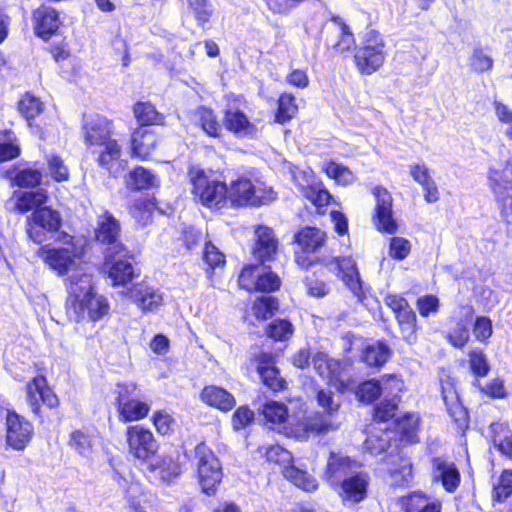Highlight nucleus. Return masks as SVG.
I'll use <instances>...</instances> for the list:
<instances>
[{
	"label": "nucleus",
	"mask_w": 512,
	"mask_h": 512,
	"mask_svg": "<svg viewBox=\"0 0 512 512\" xmlns=\"http://www.w3.org/2000/svg\"><path fill=\"white\" fill-rule=\"evenodd\" d=\"M68 296L65 301L66 314L75 322L96 323L110 314L108 299L96 292L90 276L73 275L66 279Z\"/></svg>",
	"instance_id": "1"
},
{
	"label": "nucleus",
	"mask_w": 512,
	"mask_h": 512,
	"mask_svg": "<svg viewBox=\"0 0 512 512\" xmlns=\"http://www.w3.org/2000/svg\"><path fill=\"white\" fill-rule=\"evenodd\" d=\"M187 175L194 199L209 209H219L228 197V185L220 180L214 170L190 165Z\"/></svg>",
	"instance_id": "2"
},
{
	"label": "nucleus",
	"mask_w": 512,
	"mask_h": 512,
	"mask_svg": "<svg viewBox=\"0 0 512 512\" xmlns=\"http://www.w3.org/2000/svg\"><path fill=\"white\" fill-rule=\"evenodd\" d=\"M259 415L262 416L264 425L289 437L308 438L312 434L320 433V422L310 418L298 421L294 429L287 428L285 424L289 419V408L281 401L269 400L265 402L259 409Z\"/></svg>",
	"instance_id": "3"
},
{
	"label": "nucleus",
	"mask_w": 512,
	"mask_h": 512,
	"mask_svg": "<svg viewBox=\"0 0 512 512\" xmlns=\"http://www.w3.org/2000/svg\"><path fill=\"white\" fill-rule=\"evenodd\" d=\"M386 42L383 35L375 29L368 31L358 47H355L353 61L361 75L377 72L386 60Z\"/></svg>",
	"instance_id": "4"
},
{
	"label": "nucleus",
	"mask_w": 512,
	"mask_h": 512,
	"mask_svg": "<svg viewBox=\"0 0 512 512\" xmlns=\"http://www.w3.org/2000/svg\"><path fill=\"white\" fill-rule=\"evenodd\" d=\"M24 392L31 413L40 422L45 421V410L56 412L60 407V398L42 373L33 376L26 382Z\"/></svg>",
	"instance_id": "5"
},
{
	"label": "nucleus",
	"mask_w": 512,
	"mask_h": 512,
	"mask_svg": "<svg viewBox=\"0 0 512 512\" xmlns=\"http://www.w3.org/2000/svg\"><path fill=\"white\" fill-rule=\"evenodd\" d=\"M277 362L276 354L260 350L249 355L245 362V369L248 372H255L261 384L269 391L277 394L288 388V383L281 375Z\"/></svg>",
	"instance_id": "6"
},
{
	"label": "nucleus",
	"mask_w": 512,
	"mask_h": 512,
	"mask_svg": "<svg viewBox=\"0 0 512 512\" xmlns=\"http://www.w3.org/2000/svg\"><path fill=\"white\" fill-rule=\"evenodd\" d=\"M114 406L121 423L144 420L150 413V405L139 398L138 386L132 382H118L115 389Z\"/></svg>",
	"instance_id": "7"
},
{
	"label": "nucleus",
	"mask_w": 512,
	"mask_h": 512,
	"mask_svg": "<svg viewBox=\"0 0 512 512\" xmlns=\"http://www.w3.org/2000/svg\"><path fill=\"white\" fill-rule=\"evenodd\" d=\"M196 459V476L201 490L207 496L215 495L223 478L220 460L205 441L194 448Z\"/></svg>",
	"instance_id": "8"
},
{
	"label": "nucleus",
	"mask_w": 512,
	"mask_h": 512,
	"mask_svg": "<svg viewBox=\"0 0 512 512\" xmlns=\"http://www.w3.org/2000/svg\"><path fill=\"white\" fill-rule=\"evenodd\" d=\"M277 193L272 188L257 189L247 176H239L230 182L227 200L234 208L260 207L274 201Z\"/></svg>",
	"instance_id": "9"
},
{
	"label": "nucleus",
	"mask_w": 512,
	"mask_h": 512,
	"mask_svg": "<svg viewBox=\"0 0 512 512\" xmlns=\"http://www.w3.org/2000/svg\"><path fill=\"white\" fill-rule=\"evenodd\" d=\"M294 261L303 271L320 263V230L315 226H302L293 235Z\"/></svg>",
	"instance_id": "10"
},
{
	"label": "nucleus",
	"mask_w": 512,
	"mask_h": 512,
	"mask_svg": "<svg viewBox=\"0 0 512 512\" xmlns=\"http://www.w3.org/2000/svg\"><path fill=\"white\" fill-rule=\"evenodd\" d=\"M63 226L61 212L50 205H43L26 218V234L30 240L40 245L49 234H57Z\"/></svg>",
	"instance_id": "11"
},
{
	"label": "nucleus",
	"mask_w": 512,
	"mask_h": 512,
	"mask_svg": "<svg viewBox=\"0 0 512 512\" xmlns=\"http://www.w3.org/2000/svg\"><path fill=\"white\" fill-rule=\"evenodd\" d=\"M258 264H245L238 275V287L250 294H270L280 290L282 280L270 266L260 271Z\"/></svg>",
	"instance_id": "12"
},
{
	"label": "nucleus",
	"mask_w": 512,
	"mask_h": 512,
	"mask_svg": "<svg viewBox=\"0 0 512 512\" xmlns=\"http://www.w3.org/2000/svg\"><path fill=\"white\" fill-rule=\"evenodd\" d=\"M125 441L130 456L142 462L153 458L159 443L153 432L141 424L129 425L125 430Z\"/></svg>",
	"instance_id": "13"
},
{
	"label": "nucleus",
	"mask_w": 512,
	"mask_h": 512,
	"mask_svg": "<svg viewBox=\"0 0 512 512\" xmlns=\"http://www.w3.org/2000/svg\"><path fill=\"white\" fill-rule=\"evenodd\" d=\"M121 232L120 221L110 211L105 210L97 218L93 239L104 247V253H124L127 246L121 241Z\"/></svg>",
	"instance_id": "14"
},
{
	"label": "nucleus",
	"mask_w": 512,
	"mask_h": 512,
	"mask_svg": "<svg viewBox=\"0 0 512 512\" xmlns=\"http://www.w3.org/2000/svg\"><path fill=\"white\" fill-rule=\"evenodd\" d=\"M6 446L15 451H23L34 437L31 421L14 409H7L4 420Z\"/></svg>",
	"instance_id": "15"
},
{
	"label": "nucleus",
	"mask_w": 512,
	"mask_h": 512,
	"mask_svg": "<svg viewBox=\"0 0 512 512\" xmlns=\"http://www.w3.org/2000/svg\"><path fill=\"white\" fill-rule=\"evenodd\" d=\"M376 204L371 219L375 229L382 234L394 235L398 231V223L393 213V197L382 185L372 189Z\"/></svg>",
	"instance_id": "16"
},
{
	"label": "nucleus",
	"mask_w": 512,
	"mask_h": 512,
	"mask_svg": "<svg viewBox=\"0 0 512 512\" xmlns=\"http://www.w3.org/2000/svg\"><path fill=\"white\" fill-rule=\"evenodd\" d=\"M322 38L328 49L339 53L349 52L355 45L354 34L339 16H331L322 23Z\"/></svg>",
	"instance_id": "17"
},
{
	"label": "nucleus",
	"mask_w": 512,
	"mask_h": 512,
	"mask_svg": "<svg viewBox=\"0 0 512 512\" xmlns=\"http://www.w3.org/2000/svg\"><path fill=\"white\" fill-rule=\"evenodd\" d=\"M133 260L134 255L127 247L124 253L115 251L104 253L103 265L107 268V275L111 279L112 286H125L138 276L132 264Z\"/></svg>",
	"instance_id": "18"
},
{
	"label": "nucleus",
	"mask_w": 512,
	"mask_h": 512,
	"mask_svg": "<svg viewBox=\"0 0 512 512\" xmlns=\"http://www.w3.org/2000/svg\"><path fill=\"white\" fill-rule=\"evenodd\" d=\"M384 304L392 311L404 338H409L418 331L417 316L409 301L401 294L389 293L384 297Z\"/></svg>",
	"instance_id": "19"
},
{
	"label": "nucleus",
	"mask_w": 512,
	"mask_h": 512,
	"mask_svg": "<svg viewBox=\"0 0 512 512\" xmlns=\"http://www.w3.org/2000/svg\"><path fill=\"white\" fill-rule=\"evenodd\" d=\"M441 395L445 403L447 413L457 428L464 430L469 426V413L466 407L460 401L457 391L456 380L446 375L440 379Z\"/></svg>",
	"instance_id": "20"
},
{
	"label": "nucleus",
	"mask_w": 512,
	"mask_h": 512,
	"mask_svg": "<svg viewBox=\"0 0 512 512\" xmlns=\"http://www.w3.org/2000/svg\"><path fill=\"white\" fill-rule=\"evenodd\" d=\"M95 154L97 166L104 171L109 178H117L127 166V161L122 158L123 148L121 143L114 139L104 145L91 150Z\"/></svg>",
	"instance_id": "21"
},
{
	"label": "nucleus",
	"mask_w": 512,
	"mask_h": 512,
	"mask_svg": "<svg viewBox=\"0 0 512 512\" xmlns=\"http://www.w3.org/2000/svg\"><path fill=\"white\" fill-rule=\"evenodd\" d=\"M83 141L90 150L104 145L115 138L114 122L103 115H95L82 124Z\"/></svg>",
	"instance_id": "22"
},
{
	"label": "nucleus",
	"mask_w": 512,
	"mask_h": 512,
	"mask_svg": "<svg viewBox=\"0 0 512 512\" xmlns=\"http://www.w3.org/2000/svg\"><path fill=\"white\" fill-rule=\"evenodd\" d=\"M160 142L161 136L155 130L147 127H136L130 134V156L141 161H148L152 159Z\"/></svg>",
	"instance_id": "23"
},
{
	"label": "nucleus",
	"mask_w": 512,
	"mask_h": 512,
	"mask_svg": "<svg viewBox=\"0 0 512 512\" xmlns=\"http://www.w3.org/2000/svg\"><path fill=\"white\" fill-rule=\"evenodd\" d=\"M31 20L35 36L45 42L56 35L62 25L59 11L45 4L32 10Z\"/></svg>",
	"instance_id": "24"
},
{
	"label": "nucleus",
	"mask_w": 512,
	"mask_h": 512,
	"mask_svg": "<svg viewBox=\"0 0 512 512\" xmlns=\"http://www.w3.org/2000/svg\"><path fill=\"white\" fill-rule=\"evenodd\" d=\"M369 484L370 477L368 473L356 471L344 479L333 491L336 492L343 503L358 504L366 499Z\"/></svg>",
	"instance_id": "25"
},
{
	"label": "nucleus",
	"mask_w": 512,
	"mask_h": 512,
	"mask_svg": "<svg viewBox=\"0 0 512 512\" xmlns=\"http://www.w3.org/2000/svg\"><path fill=\"white\" fill-rule=\"evenodd\" d=\"M184 462L178 451L166 452L147 465V470L155 474L160 481L171 484L183 472Z\"/></svg>",
	"instance_id": "26"
},
{
	"label": "nucleus",
	"mask_w": 512,
	"mask_h": 512,
	"mask_svg": "<svg viewBox=\"0 0 512 512\" xmlns=\"http://www.w3.org/2000/svg\"><path fill=\"white\" fill-rule=\"evenodd\" d=\"M360 466V463L349 456L331 452L324 471L325 480L333 490L344 479L356 472Z\"/></svg>",
	"instance_id": "27"
},
{
	"label": "nucleus",
	"mask_w": 512,
	"mask_h": 512,
	"mask_svg": "<svg viewBox=\"0 0 512 512\" xmlns=\"http://www.w3.org/2000/svg\"><path fill=\"white\" fill-rule=\"evenodd\" d=\"M278 253V239L273 230L267 226H258L255 230V239L251 254L258 265H265L276 259Z\"/></svg>",
	"instance_id": "28"
},
{
	"label": "nucleus",
	"mask_w": 512,
	"mask_h": 512,
	"mask_svg": "<svg viewBox=\"0 0 512 512\" xmlns=\"http://www.w3.org/2000/svg\"><path fill=\"white\" fill-rule=\"evenodd\" d=\"M37 256L58 276H65L75 264V255L73 251L63 247H51L42 245L37 251Z\"/></svg>",
	"instance_id": "29"
},
{
	"label": "nucleus",
	"mask_w": 512,
	"mask_h": 512,
	"mask_svg": "<svg viewBox=\"0 0 512 512\" xmlns=\"http://www.w3.org/2000/svg\"><path fill=\"white\" fill-rule=\"evenodd\" d=\"M17 109L21 116L27 121L28 126L41 138H44L47 132L48 123L43 119L40 122L36 121V118L44 111L43 102L31 92H26L18 101Z\"/></svg>",
	"instance_id": "30"
},
{
	"label": "nucleus",
	"mask_w": 512,
	"mask_h": 512,
	"mask_svg": "<svg viewBox=\"0 0 512 512\" xmlns=\"http://www.w3.org/2000/svg\"><path fill=\"white\" fill-rule=\"evenodd\" d=\"M223 126L228 132L240 139H254L259 134V129L255 123L239 108L226 109L224 111Z\"/></svg>",
	"instance_id": "31"
},
{
	"label": "nucleus",
	"mask_w": 512,
	"mask_h": 512,
	"mask_svg": "<svg viewBox=\"0 0 512 512\" xmlns=\"http://www.w3.org/2000/svg\"><path fill=\"white\" fill-rule=\"evenodd\" d=\"M421 417L415 412H405L393 421L396 440L401 445H414L420 442Z\"/></svg>",
	"instance_id": "32"
},
{
	"label": "nucleus",
	"mask_w": 512,
	"mask_h": 512,
	"mask_svg": "<svg viewBox=\"0 0 512 512\" xmlns=\"http://www.w3.org/2000/svg\"><path fill=\"white\" fill-rule=\"evenodd\" d=\"M333 266V271L356 296L363 293L361 280L355 263L348 257H334L325 263Z\"/></svg>",
	"instance_id": "33"
},
{
	"label": "nucleus",
	"mask_w": 512,
	"mask_h": 512,
	"mask_svg": "<svg viewBox=\"0 0 512 512\" xmlns=\"http://www.w3.org/2000/svg\"><path fill=\"white\" fill-rule=\"evenodd\" d=\"M333 266V271L356 296L363 293L361 280L355 263L348 257H334L325 263Z\"/></svg>",
	"instance_id": "34"
},
{
	"label": "nucleus",
	"mask_w": 512,
	"mask_h": 512,
	"mask_svg": "<svg viewBox=\"0 0 512 512\" xmlns=\"http://www.w3.org/2000/svg\"><path fill=\"white\" fill-rule=\"evenodd\" d=\"M200 401L220 412H230L236 406L235 396L227 389L217 385H206L199 394Z\"/></svg>",
	"instance_id": "35"
},
{
	"label": "nucleus",
	"mask_w": 512,
	"mask_h": 512,
	"mask_svg": "<svg viewBox=\"0 0 512 512\" xmlns=\"http://www.w3.org/2000/svg\"><path fill=\"white\" fill-rule=\"evenodd\" d=\"M13 210L21 215L34 213L49 201V193L46 189L14 191L12 194Z\"/></svg>",
	"instance_id": "36"
},
{
	"label": "nucleus",
	"mask_w": 512,
	"mask_h": 512,
	"mask_svg": "<svg viewBox=\"0 0 512 512\" xmlns=\"http://www.w3.org/2000/svg\"><path fill=\"white\" fill-rule=\"evenodd\" d=\"M397 504L402 512H442V503L420 490L400 496Z\"/></svg>",
	"instance_id": "37"
},
{
	"label": "nucleus",
	"mask_w": 512,
	"mask_h": 512,
	"mask_svg": "<svg viewBox=\"0 0 512 512\" xmlns=\"http://www.w3.org/2000/svg\"><path fill=\"white\" fill-rule=\"evenodd\" d=\"M393 351L384 340L365 344L359 352V362L370 369H381L392 357Z\"/></svg>",
	"instance_id": "38"
},
{
	"label": "nucleus",
	"mask_w": 512,
	"mask_h": 512,
	"mask_svg": "<svg viewBox=\"0 0 512 512\" xmlns=\"http://www.w3.org/2000/svg\"><path fill=\"white\" fill-rule=\"evenodd\" d=\"M327 370V384L339 393L348 391L354 383L353 377L349 372V364L343 360L327 359L325 360Z\"/></svg>",
	"instance_id": "39"
},
{
	"label": "nucleus",
	"mask_w": 512,
	"mask_h": 512,
	"mask_svg": "<svg viewBox=\"0 0 512 512\" xmlns=\"http://www.w3.org/2000/svg\"><path fill=\"white\" fill-rule=\"evenodd\" d=\"M129 293L132 301L143 313L155 311L163 304V296L159 290L143 283L133 286Z\"/></svg>",
	"instance_id": "40"
},
{
	"label": "nucleus",
	"mask_w": 512,
	"mask_h": 512,
	"mask_svg": "<svg viewBox=\"0 0 512 512\" xmlns=\"http://www.w3.org/2000/svg\"><path fill=\"white\" fill-rule=\"evenodd\" d=\"M5 177L11 181L13 186L35 190L42 183L43 174L41 170L36 168L19 169L16 165H13L5 172Z\"/></svg>",
	"instance_id": "41"
},
{
	"label": "nucleus",
	"mask_w": 512,
	"mask_h": 512,
	"mask_svg": "<svg viewBox=\"0 0 512 512\" xmlns=\"http://www.w3.org/2000/svg\"><path fill=\"white\" fill-rule=\"evenodd\" d=\"M133 116L138 124L137 127L164 126L165 115L158 111L150 101H136L132 105Z\"/></svg>",
	"instance_id": "42"
},
{
	"label": "nucleus",
	"mask_w": 512,
	"mask_h": 512,
	"mask_svg": "<svg viewBox=\"0 0 512 512\" xmlns=\"http://www.w3.org/2000/svg\"><path fill=\"white\" fill-rule=\"evenodd\" d=\"M125 187L131 192L146 191L157 187V178L152 171L146 167L134 166L124 178Z\"/></svg>",
	"instance_id": "43"
},
{
	"label": "nucleus",
	"mask_w": 512,
	"mask_h": 512,
	"mask_svg": "<svg viewBox=\"0 0 512 512\" xmlns=\"http://www.w3.org/2000/svg\"><path fill=\"white\" fill-rule=\"evenodd\" d=\"M195 115L197 117V126L206 136L214 139L222 137L223 122L221 123L218 115L211 107L201 105L197 107Z\"/></svg>",
	"instance_id": "44"
},
{
	"label": "nucleus",
	"mask_w": 512,
	"mask_h": 512,
	"mask_svg": "<svg viewBox=\"0 0 512 512\" xmlns=\"http://www.w3.org/2000/svg\"><path fill=\"white\" fill-rule=\"evenodd\" d=\"M433 469L438 472L444 490L454 493L461 483V474L453 462H446L439 457L433 459Z\"/></svg>",
	"instance_id": "45"
},
{
	"label": "nucleus",
	"mask_w": 512,
	"mask_h": 512,
	"mask_svg": "<svg viewBox=\"0 0 512 512\" xmlns=\"http://www.w3.org/2000/svg\"><path fill=\"white\" fill-rule=\"evenodd\" d=\"M488 186L493 194L512 188V163L505 161L501 167H491L487 172Z\"/></svg>",
	"instance_id": "46"
},
{
	"label": "nucleus",
	"mask_w": 512,
	"mask_h": 512,
	"mask_svg": "<svg viewBox=\"0 0 512 512\" xmlns=\"http://www.w3.org/2000/svg\"><path fill=\"white\" fill-rule=\"evenodd\" d=\"M340 402L335 401L331 392L324 393L322 390V433L336 430L341 424Z\"/></svg>",
	"instance_id": "47"
},
{
	"label": "nucleus",
	"mask_w": 512,
	"mask_h": 512,
	"mask_svg": "<svg viewBox=\"0 0 512 512\" xmlns=\"http://www.w3.org/2000/svg\"><path fill=\"white\" fill-rule=\"evenodd\" d=\"M157 207L155 197H140L134 199L127 207L129 214L139 223L145 225L151 220Z\"/></svg>",
	"instance_id": "48"
},
{
	"label": "nucleus",
	"mask_w": 512,
	"mask_h": 512,
	"mask_svg": "<svg viewBox=\"0 0 512 512\" xmlns=\"http://www.w3.org/2000/svg\"><path fill=\"white\" fill-rule=\"evenodd\" d=\"M354 394L358 402L371 405L382 395L381 382L376 378L363 380L356 386Z\"/></svg>",
	"instance_id": "49"
},
{
	"label": "nucleus",
	"mask_w": 512,
	"mask_h": 512,
	"mask_svg": "<svg viewBox=\"0 0 512 512\" xmlns=\"http://www.w3.org/2000/svg\"><path fill=\"white\" fill-rule=\"evenodd\" d=\"M279 309V300L272 295H261L252 302L251 310L258 321L272 318Z\"/></svg>",
	"instance_id": "50"
},
{
	"label": "nucleus",
	"mask_w": 512,
	"mask_h": 512,
	"mask_svg": "<svg viewBox=\"0 0 512 512\" xmlns=\"http://www.w3.org/2000/svg\"><path fill=\"white\" fill-rule=\"evenodd\" d=\"M21 147L15 133L11 129L0 130V163L18 158Z\"/></svg>",
	"instance_id": "51"
},
{
	"label": "nucleus",
	"mask_w": 512,
	"mask_h": 512,
	"mask_svg": "<svg viewBox=\"0 0 512 512\" xmlns=\"http://www.w3.org/2000/svg\"><path fill=\"white\" fill-rule=\"evenodd\" d=\"M399 399L396 398H384L380 402L376 403L372 409V420L375 423H387L396 419V414L399 409Z\"/></svg>",
	"instance_id": "52"
},
{
	"label": "nucleus",
	"mask_w": 512,
	"mask_h": 512,
	"mask_svg": "<svg viewBox=\"0 0 512 512\" xmlns=\"http://www.w3.org/2000/svg\"><path fill=\"white\" fill-rule=\"evenodd\" d=\"M202 259L206 264L205 272L210 277L214 274L215 270H223L226 266L225 254L211 241L205 242L202 251Z\"/></svg>",
	"instance_id": "53"
},
{
	"label": "nucleus",
	"mask_w": 512,
	"mask_h": 512,
	"mask_svg": "<svg viewBox=\"0 0 512 512\" xmlns=\"http://www.w3.org/2000/svg\"><path fill=\"white\" fill-rule=\"evenodd\" d=\"M298 112V105L292 93L283 92L277 100V107L274 118L277 123L284 124L289 122Z\"/></svg>",
	"instance_id": "54"
},
{
	"label": "nucleus",
	"mask_w": 512,
	"mask_h": 512,
	"mask_svg": "<svg viewBox=\"0 0 512 512\" xmlns=\"http://www.w3.org/2000/svg\"><path fill=\"white\" fill-rule=\"evenodd\" d=\"M294 333V326L288 319L276 318L264 328V334L274 342L289 340Z\"/></svg>",
	"instance_id": "55"
},
{
	"label": "nucleus",
	"mask_w": 512,
	"mask_h": 512,
	"mask_svg": "<svg viewBox=\"0 0 512 512\" xmlns=\"http://www.w3.org/2000/svg\"><path fill=\"white\" fill-rule=\"evenodd\" d=\"M150 421L155 428L156 433L162 437L171 436L175 432L177 425L176 419L174 418L173 413L166 409H157L153 411Z\"/></svg>",
	"instance_id": "56"
},
{
	"label": "nucleus",
	"mask_w": 512,
	"mask_h": 512,
	"mask_svg": "<svg viewBox=\"0 0 512 512\" xmlns=\"http://www.w3.org/2000/svg\"><path fill=\"white\" fill-rule=\"evenodd\" d=\"M188 8L192 13L197 25L206 29V25L214 16L215 8L210 0H186Z\"/></svg>",
	"instance_id": "57"
},
{
	"label": "nucleus",
	"mask_w": 512,
	"mask_h": 512,
	"mask_svg": "<svg viewBox=\"0 0 512 512\" xmlns=\"http://www.w3.org/2000/svg\"><path fill=\"white\" fill-rule=\"evenodd\" d=\"M473 386L479 393L491 400H502L508 396L505 387V381L501 377L490 379L485 385H482L478 379L473 381Z\"/></svg>",
	"instance_id": "58"
},
{
	"label": "nucleus",
	"mask_w": 512,
	"mask_h": 512,
	"mask_svg": "<svg viewBox=\"0 0 512 512\" xmlns=\"http://www.w3.org/2000/svg\"><path fill=\"white\" fill-rule=\"evenodd\" d=\"M283 475L297 487L304 491H312L317 488L316 480L306 471H303L293 465L284 466Z\"/></svg>",
	"instance_id": "59"
},
{
	"label": "nucleus",
	"mask_w": 512,
	"mask_h": 512,
	"mask_svg": "<svg viewBox=\"0 0 512 512\" xmlns=\"http://www.w3.org/2000/svg\"><path fill=\"white\" fill-rule=\"evenodd\" d=\"M382 386V393H386L389 398L398 397L401 402L402 394L405 392V382L400 374L386 373L383 374L379 379Z\"/></svg>",
	"instance_id": "60"
},
{
	"label": "nucleus",
	"mask_w": 512,
	"mask_h": 512,
	"mask_svg": "<svg viewBox=\"0 0 512 512\" xmlns=\"http://www.w3.org/2000/svg\"><path fill=\"white\" fill-rule=\"evenodd\" d=\"M512 496V469L501 471L497 483L492 489V500L504 503Z\"/></svg>",
	"instance_id": "61"
},
{
	"label": "nucleus",
	"mask_w": 512,
	"mask_h": 512,
	"mask_svg": "<svg viewBox=\"0 0 512 512\" xmlns=\"http://www.w3.org/2000/svg\"><path fill=\"white\" fill-rule=\"evenodd\" d=\"M469 371L479 380L490 372V364L486 354L481 349H473L468 353Z\"/></svg>",
	"instance_id": "62"
},
{
	"label": "nucleus",
	"mask_w": 512,
	"mask_h": 512,
	"mask_svg": "<svg viewBox=\"0 0 512 512\" xmlns=\"http://www.w3.org/2000/svg\"><path fill=\"white\" fill-rule=\"evenodd\" d=\"M49 174L54 182L62 183L70 179V171L59 155H51L47 159Z\"/></svg>",
	"instance_id": "63"
},
{
	"label": "nucleus",
	"mask_w": 512,
	"mask_h": 512,
	"mask_svg": "<svg viewBox=\"0 0 512 512\" xmlns=\"http://www.w3.org/2000/svg\"><path fill=\"white\" fill-rule=\"evenodd\" d=\"M336 207L332 208L328 212L330 222L332 224L334 232L339 236L343 237L348 235L349 232V220L346 214L343 212L341 204L338 202L334 203Z\"/></svg>",
	"instance_id": "64"
}]
</instances>
